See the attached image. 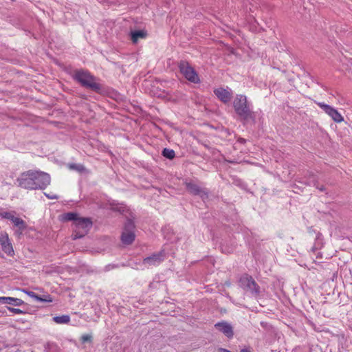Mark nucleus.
<instances>
[{
    "label": "nucleus",
    "instance_id": "obj_1",
    "mask_svg": "<svg viewBox=\"0 0 352 352\" xmlns=\"http://www.w3.org/2000/svg\"><path fill=\"white\" fill-rule=\"evenodd\" d=\"M19 186L27 190L45 189L50 184V175L41 170H28L22 173L16 179Z\"/></svg>",
    "mask_w": 352,
    "mask_h": 352
},
{
    "label": "nucleus",
    "instance_id": "obj_2",
    "mask_svg": "<svg viewBox=\"0 0 352 352\" xmlns=\"http://www.w3.org/2000/svg\"><path fill=\"white\" fill-rule=\"evenodd\" d=\"M73 78L80 83L83 87L99 92L101 90L100 84L96 81V78L88 71L84 69L76 70L73 74Z\"/></svg>",
    "mask_w": 352,
    "mask_h": 352
},
{
    "label": "nucleus",
    "instance_id": "obj_3",
    "mask_svg": "<svg viewBox=\"0 0 352 352\" xmlns=\"http://www.w3.org/2000/svg\"><path fill=\"white\" fill-rule=\"evenodd\" d=\"M234 108L236 113L244 120L252 118V112L250 111L247 98L243 95H237L234 100Z\"/></svg>",
    "mask_w": 352,
    "mask_h": 352
},
{
    "label": "nucleus",
    "instance_id": "obj_4",
    "mask_svg": "<svg viewBox=\"0 0 352 352\" xmlns=\"http://www.w3.org/2000/svg\"><path fill=\"white\" fill-rule=\"evenodd\" d=\"M92 222L88 218L80 217L75 223L74 233L72 234L73 239H77L86 235L91 228Z\"/></svg>",
    "mask_w": 352,
    "mask_h": 352
},
{
    "label": "nucleus",
    "instance_id": "obj_5",
    "mask_svg": "<svg viewBox=\"0 0 352 352\" xmlns=\"http://www.w3.org/2000/svg\"><path fill=\"white\" fill-rule=\"evenodd\" d=\"M178 67L181 74L186 78L188 81L193 83L199 82L200 80L199 76L195 69L189 64L188 62L182 60L179 63Z\"/></svg>",
    "mask_w": 352,
    "mask_h": 352
},
{
    "label": "nucleus",
    "instance_id": "obj_6",
    "mask_svg": "<svg viewBox=\"0 0 352 352\" xmlns=\"http://www.w3.org/2000/svg\"><path fill=\"white\" fill-rule=\"evenodd\" d=\"M134 228L135 226L133 221L127 220L121 236V240L124 244L129 245L135 240Z\"/></svg>",
    "mask_w": 352,
    "mask_h": 352
},
{
    "label": "nucleus",
    "instance_id": "obj_7",
    "mask_svg": "<svg viewBox=\"0 0 352 352\" xmlns=\"http://www.w3.org/2000/svg\"><path fill=\"white\" fill-rule=\"evenodd\" d=\"M0 245L2 251L8 256H13L14 255L12 244L6 232H0Z\"/></svg>",
    "mask_w": 352,
    "mask_h": 352
},
{
    "label": "nucleus",
    "instance_id": "obj_8",
    "mask_svg": "<svg viewBox=\"0 0 352 352\" xmlns=\"http://www.w3.org/2000/svg\"><path fill=\"white\" fill-rule=\"evenodd\" d=\"M241 286L245 290L252 293L258 294L259 287L252 276L245 275L240 278Z\"/></svg>",
    "mask_w": 352,
    "mask_h": 352
},
{
    "label": "nucleus",
    "instance_id": "obj_9",
    "mask_svg": "<svg viewBox=\"0 0 352 352\" xmlns=\"http://www.w3.org/2000/svg\"><path fill=\"white\" fill-rule=\"evenodd\" d=\"M318 107H320L328 116H329L332 120L337 122L340 123L344 120L342 116L333 107L326 104L323 102H316Z\"/></svg>",
    "mask_w": 352,
    "mask_h": 352
},
{
    "label": "nucleus",
    "instance_id": "obj_10",
    "mask_svg": "<svg viewBox=\"0 0 352 352\" xmlns=\"http://www.w3.org/2000/svg\"><path fill=\"white\" fill-rule=\"evenodd\" d=\"M214 328L229 339L232 338L234 336L233 327L226 321H221L216 323L214 324Z\"/></svg>",
    "mask_w": 352,
    "mask_h": 352
},
{
    "label": "nucleus",
    "instance_id": "obj_11",
    "mask_svg": "<svg viewBox=\"0 0 352 352\" xmlns=\"http://www.w3.org/2000/svg\"><path fill=\"white\" fill-rule=\"evenodd\" d=\"M214 94L223 102H229L232 97V93L228 89L220 87L214 90Z\"/></svg>",
    "mask_w": 352,
    "mask_h": 352
},
{
    "label": "nucleus",
    "instance_id": "obj_12",
    "mask_svg": "<svg viewBox=\"0 0 352 352\" xmlns=\"http://www.w3.org/2000/svg\"><path fill=\"white\" fill-rule=\"evenodd\" d=\"M164 256V252H160L157 254H154L151 256L144 258L143 263L144 265H156L160 263L163 260Z\"/></svg>",
    "mask_w": 352,
    "mask_h": 352
},
{
    "label": "nucleus",
    "instance_id": "obj_13",
    "mask_svg": "<svg viewBox=\"0 0 352 352\" xmlns=\"http://www.w3.org/2000/svg\"><path fill=\"white\" fill-rule=\"evenodd\" d=\"M0 302L14 306H21L24 304V301L20 298L6 296H0Z\"/></svg>",
    "mask_w": 352,
    "mask_h": 352
},
{
    "label": "nucleus",
    "instance_id": "obj_14",
    "mask_svg": "<svg viewBox=\"0 0 352 352\" xmlns=\"http://www.w3.org/2000/svg\"><path fill=\"white\" fill-rule=\"evenodd\" d=\"M13 224L17 227L21 232H22L26 228L25 222L21 218L15 217L12 221Z\"/></svg>",
    "mask_w": 352,
    "mask_h": 352
},
{
    "label": "nucleus",
    "instance_id": "obj_15",
    "mask_svg": "<svg viewBox=\"0 0 352 352\" xmlns=\"http://www.w3.org/2000/svg\"><path fill=\"white\" fill-rule=\"evenodd\" d=\"M53 321L56 324H68L70 322V317L69 315L54 316Z\"/></svg>",
    "mask_w": 352,
    "mask_h": 352
},
{
    "label": "nucleus",
    "instance_id": "obj_16",
    "mask_svg": "<svg viewBox=\"0 0 352 352\" xmlns=\"http://www.w3.org/2000/svg\"><path fill=\"white\" fill-rule=\"evenodd\" d=\"M146 36V33L142 30L135 31L131 32V40L133 43H137L139 38H144Z\"/></svg>",
    "mask_w": 352,
    "mask_h": 352
},
{
    "label": "nucleus",
    "instance_id": "obj_17",
    "mask_svg": "<svg viewBox=\"0 0 352 352\" xmlns=\"http://www.w3.org/2000/svg\"><path fill=\"white\" fill-rule=\"evenodd\" d=\"M80 217L78 216L76 213L74 212H67L63 215V219L64 221H73V226L75 225V223L77 220H78Z\"/></svg>",
    "mask_w": 352,
    "mask_h": 352
},
{
    "label": "nucleus",
    "instance_id": "obj_18",
    "mask_svg": "<svg viewBox=\"0 0 352 352\" xmlns=\"http://www.w3.org/2000/svg\"><path fill=\"white\" fill-rule=\"evenodd\" d=\"M186 188L191 194L193 195H199L201 191L199 186L192 183H187Z\"/></svg>",
    "mask_w": 352,
    "mask_h": 352
},
{
    "label": "nucleus",
    "instance_id": "obj_19",
    "mask_svg": "<svg viewBox=\"0 0 352 352\" xmlns=\"http://www.w3.org/2000/svg\"><path fill=\"white\" fill-rule=\"evenodd\" d=\"M162 155L164 157H165L169 160L173 159L175 156V151L173 149L166 148L163 149Z\"/></svg>",
    "mask_w": 352,
    "mask_h": 352
},
{
    "label": "nucleus",
    "instance_id": "obj_20",
    "mask_svg": "<svg viewBox=\"0 0 352 352\" xmlns=\"http://www.w3.org/2000/svg\"><path fill=\"white\" fill-rule=\"evenodd\" d=\"M23 291L25 292L28 296L36 299L38 301H46V302H52V299H43L41 296H38L36 294H35L33 292H28V291H25V290H23Z\"/></svg>",
    "mask_w": 352,
    "mask_h": 352
},
{
    "label": "nucleus",
    "instance_id": "obj_21",
    "mask_svg": "<svg viewBox=\"0 0 352 352\" xmlns=\"http://www.w3.org/2000/svg\"><path fill=\"white\" fill-rule=\"evenodd\" d=\"M70 167L71 168L75 169L79 172H82L85 170V166L82 164H72Z\"/></svg>",
    "mask_w": 352,
    "mask_h": 352
},
{
    "label": "nucleus",
    "instance_id": "obj_22",
    "mask_svg": "<svg viewBox=\"0 0 352 352\" xmlns=\"http://www.w3.org/2000/svg\"><path fill=\"white\" fill-rule=\"evenodd\" d=\"M91 340H92V337H91V336H90L89 334H84L80 338V340L83 343L86 342H91Z\"/></svg>",
    "mask_w": 352,
    "mask_h": 352
},
{
    "label": "nucleus",
    "instance_id": "obj_23",
    "mask_svg": "<svg viewBox=\"0 0 352 352\" xmlns=\"http://www.w3.org/2000/svg\"><path fill=\"white\" fill-rule=\"evenodd\" d=\"M8 309L10 312H12V313H13V314H23V313H24V311H23L21 309H18V308H13V307H8Z\"/></svg>",
    "mask_w": 352,
    "mask_h": 352
},
{
    "label": "nucleus",
    "instance_id": "obj_24",
    "mask_svg": "<svg viewBox=\"0 0 352 352\" xmlns=\"http://www.w3.org/2000/svg\"><path fill=\"white\" fill-rule=\"evenodd\" d=\"M3 217L6 219H8L12 221V219L15 217L14 215H12L10 212H5L3 214Z\"/></svg>",
    "mask_w": 352,
    "mask_h": 352
},
{
    "label": "nucleus",
    "instance_id": "obj_25",
    "mask_svg": "<svg viewBox=\"0 0 352 352\" xmlns=\"http://www.w3.org/2000/svg\"><path fill=\"white\" fill-rule=\"evenodd\" d=\"M45 195H46L48 198H50V199H57V198H58V197H57L56 195H52V196H50V195H47V194H45Z\"/></svg>",
    "mask_w": 352,
    "mask_h": 352
},
{
    "label": "nucleus",
    "instance_id": "obj_26",
    "mask_svg": "<svg viewBox=\"0 0 352 352\" xmlns=\"http://www.w3.org/2000/svg\"><path fill=\"white\" fill-rule=\"evenodd\" d=\"M241 352H250V351L247 349H243L241 351Z\"/></svg>",
    "mask_w": 352,
    "mask_h": 352
},
{
    "label": "nucleus",
    "instance_id": "obj_27",
    "mask_svg": "<svg viewBox=\"0 0 352 352\" xmlns=\"http://www.w3.org/2000/svg\"><path fill=\"white\" fill-rule=\"evenodd\" d=\"M348 65L350 66V67H352V60H349Z\"/></svg>",
    "mask_w": 352,
    "mask_h": 352
},
{
    "label": "nucleus",
    "instance_id": "obj_28",
    "mask_svg": "<svg viewBox=\"0 0 352 352\" xmlns=\"http://www.w3.org/2000/svg\"><path fill=\"white\" fill-rule=\"evenodd\" d=\"M239 141L240 142H245V140H244V139H242V138H240V139L239 140Z\"/></svg>",
    "mask_w": 352,
    "mask_h": 352
},
{
    "label": "nucleus",
    "instance_id": "obj_29",
    "mask_svg": "<svg viewBox=\"0 0 352 352\" xmlns=\"http://www.w3.org/2000/svg\"><path fill=\"white\" fill-rule=\"evenodd\" d=\"M346 70H348V72H350V70H351V68L349 69H346Z\"/></svg>",
    "mask_w": 352,
    "mask_h": 352
}]
</instances>
